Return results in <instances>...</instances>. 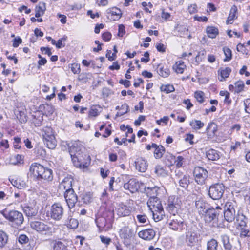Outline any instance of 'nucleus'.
I'll return each instance as SVG.
<instances>
[{
  "label": "nucleus",
  "mask_w": 250,
  "mask_h": 250,
  "mask_svg": "<svg viewBox=\"0 0 250 250\" xmlns=\"http://www.w3.org/2000/svg\"><path fill=\"white\" fill-rule=\"evenodd\" d=\"M206 32L209 38H215L218 34V30L213 26H208L206 29Z\"/></svg>",
  "instance_id": "obj_32"
},
{
  "label": "nucleus",
  "mask_w": 250,
  "mask_h": 250,
  "mask_svg": "<svg viewBox=\"0 0 250 250\" xmlns=\"http://www.w3.org/2000/svg\"><path fill=\"white\" fill-rule=\"evenodd\" d=\"M124 188L128 190L131 193H134L138 191L139 188V183L136 179H131L124 184Z\"/></svg>",
  "instance_id": "obj_14"
},
{
  "label": "nucleus",
  "mask_w": 250,
  "mask_h": 250,
  "mask_svg": "<svg viewBox=\"0 0 250 250\" xmlns=\"http://www.w3.org/2000/svg\"><path fill=\"white\" fill-rule=\"evenodd\" d=\"M200 238V234L196 231L192 229H187L186 232L185 240L188 245L193 246L195 245L198 242Z\"/></svg>",
  "instance_id": "obj_8"
},
{
  "label": "nucleus",
  "mask_w": 250,
  "mask_h": 250,
  "mask_svg": "<svg viewBox=\"0 0 250 250\" xmlns=\"http://www.w3.org/2000/svg\"><path fill=\"white\" fill-rule=\"evenodd\" d=\"M30 227L39 233L47 236H51L55 232L53 226L42 220L31 221L30 223Z\"/></svg>",
  "instance_id": "obj_3"
},
{
  "label": "nucleus",
  "mask_w": 250,
  "mask_h": 250,
  "mask_svg": "<svg viewBox=\"0 0 250 250\" xmlns=\"http://www.w3.org/2000/svg\"><path fill=\"white\" fill-rule=\"evenodd\" d=\"M46 10L45 3L44 2H40L35 8V17L39 18L42 16Z\"/></svg>",
  "instance_id": "obj_23"
},
{
  "label": "nucleus",
  "mask_w": 250,
  "mask_h": 250,
  "mask_svg": "<svg viewBox=\"0 0 250 250\" xmlns=\"http://www.w3.org/2000/svg\"><path fill=\"white\" fill-rule=\"evenodd\" d=\"M156 235L155 231L152 229H147L138 232L140 238L145 240H151L153 239Z\"/></svg>",
  "instance_id": "obj_13"
},
{
  "label": "nucleus",
  "mask_w": 250,
  "mask_h": 250,
  "mask_svg": "<svg viewBox=\"0 0 250 250\" xmlns=\"http://www.w3.org/2000/svg\"><path fill=\"white\" fill-rule=\"evenodd\" d=\"M100 238L101 242L107 245H109L111 242V239L109 237H105L104 236H100Z\"/></svg>",
  "instance_id": "obj_61"
},
{
  "label": "nucleus",
  "mask_w": 250,
  "mask_h": 250,
  "mask_svg": "<svg viewBox=\"0 0 250 250\" xmlns=\"http://www.w3.org/2000/svg\"><path fill=\"white\" fill-rule=\"evenodd\" d=\"M225 191V187L222 184L211 185L208 191V194L213 200H219L222 197Z\"/></svg>",
  "instance_id": "obj_7"
},
{
  "label": "nucleus",
  "mask_w": 250,
  "mask_h": 250,
  "mask_svg": "<svg viewBox=\"0 0 250 250\" xmlns=\"http://www.w3.org/2000/svg\"><path fill=\"white\" fill-rule=\"evenodd\" d=\"M158 73L162 77H167L170 74V70L167 68L162 67L158 70Z\"/></svg>",
  "instance_id": "obj_48"
},
{
  "label": "nucleus",
  "mask_w": 250,
  "mask_h": 250,
  "mask_svg": "<svg viewBox=\"0 0 250 250\" xmlns=\"http://www.w3.org/2000/svg\"><path fill=\"white\" fill-rule=\"evenodd\" d=\"M154 172L158 176L166 177L168 175L167 170L161 165L155 167Z\"/></svg>",
  "instance_id": "obj_28"
},
{
  "label": "nucleus",
  "mask_w": 250,
  "mask_h": 250,
  "mask_svg": "<svg viewBox=\"0 0 250 250\" xmlns=\"http://www.w3.org/2000/svg\"><path fill=\"white\" fill-rule=\"evenodd\" d=\"M11 183L14 187L19 189H22L26 187L25 182L20 178H16L15 180L12 179Z\"/></svg>",
  "instance_id": "obj_33"
},
{
  "label": "nucleus",
  "mask_w": 250,
  "mask_h": 250,
  "mask_svg": "<svg viewBox=\"0 0 250 250\" xmlns=\"http://www.w3.org/2000/svg\"><path fill=\"white\" fill-rule=\"evenodd\" d=\"M240 235L242 237H250V230L249 229L247 225L246 227H240Z\"/></svg>",
  "instance_id": "obj_50"
},
{
  "label": "nucleus",
  "mask_w": 250,
  "mask_h": 250,
  "mask_svg": "<svg viewBox=\"0 0 250 250\" xmlns=\"http://www.w3.org/2000/svg\"><path fill=\"white\" fill-rule=\"evenodd\" d=\"M195 206L200 213H204L207 211V205L202 200L196 201Z\"/></svg>",
  "instance_id": "obj_26"
},
{
  "label": "nucleus",
  "mask_w": 250,
  "mask_h": 250,
  "mask_svg": "<svg viewBox=\"0 0 250 250\" xmlns=\"http://www.w3.org/2000/svg\"><path fill=\"white\" fill-rule=\"evenodd\" d=\"M108 10V13H110L112 16H116V17L114 19V20L119 19L121 17L122 12L120 9L117 7H113L109 9Z\"/></svg>",
  "instance_id": "obj_38"
},
{
  "label": "nucleus",
  "mask_w": 250,
  "mask_h": 250,
  "mask_svg": "<svg viewBox=\"0 0 250 250\" xmlns=\"http://www.w3.org/2000/svg\"><path fill=\"white\" fill-rule=\"evenodd\" d=\"M193 174L195 181L199 185L204 184L208 176L207 170L200 167H196L194 168Z\"/></svg>",
  "instance_id": "obj_9"
},
{
  "label": "nucleus",
  "mask_w": 250,
  "mask_h": 250,
  "mask_svg": "<svg viewBox=\"0 0 250 250\" xmlns=\"http://www.w3.org/2000/svg\"><path fill=\"white\" fill-rule=\"evenodd\" d=\"M67 225L68 227L71 229H76L78 226V221L76 219L70 218Z\"/></svg>",
  "instance_id": "obj_53"
},
{
  "label": "nucleus",
  "mask_w": 250,
  "mask_h": 250,
  "mask_svg": "<svg viewBox=\"0 0 250 250\" xmlns=\"http://www.w3.org/2000/svg\"><path fill=\"white\" fill-rule=\"evenodd\" d=\"M152 148L154 149V156L156 159H160L163 156L165 149L161 145L158 146L156 144L152 143Z\"/></svg>",
  "instance_id": "obj_20"
},
{
  "label": "nucleus",
  "mask_w": 250,
  "mask_h": 250,
  "mask_svg": "<svg viewBox=\"0 0 250 250\" xmlns=\"http://www.w3.org/2000/svg\"><path fill=\"white\" fill-rule=\"evenodd\" d=\"M69 152L76 167L84 168L87 167V163L86 161H90V157L85 154L83 156L81 150L75 145H72L69 147Z\"/></svg>",
  "instance_id": "obj_2"
},
{
  "label": "nucleus",
  "mask_w": 250,
  "mask_h": 250,
  "mask_svg": "<svg viewBox=\"0 0 250 250\" xmlns=\"http://www.w3.org/2000/svg\"><path fill=\"white\" fill-rule=\"evenodd\" d=\"M64 198L70 209L73 208L78 201V197L74 190L65 191Z\"/></svg>",
  "instance_id": "obj_11"
},
{
  "label": "nucleus",
  "mask_w": 250,
  "mask_h": 250,
  "mask_svg": "<svg viewBox=\"0 0 250 250\" xmlns=\"http://www.w3.org/2000/svg\"><path fill=\"white\" fill-rule=\"evenodd\" d=\"M119 235L121 239H123L124 243L125 245H128L133 238L135 234L132 229L128 227H124L119 231Z\"/></svg>",
  "instance_id": "obj_10"
},
{
  "label": "nucleus",
  "mask_w": 250,
  "mask_h": 250,
  "mask_svg": "<svg viewBox=\"0 0 250 250\" xmlns=\"http://www.w3.org/2000/svg\"><path fill=\"white\" fill-rule=\"evenodd\" d=\"M73 179L71 177H65L59 184V188L62 191H68L73 190L72 187Z\"/></svg>",
  "instance_id": "obj_15"
},
{
  "label": "nucleus",
  "mask_w": 250,
  "mask_h": 250,
  "mask_svg": "<svg viewBox=\"0 0 250 250\" xmlns=\"http://www.w3.org/2000/svg\"><path fill=\"white\" fill-rule=\"evenodd\" d=\"M22 40L19 37H17L13 40V46L14 47H17L21 43Z\"/></svg>",
  "instance_id": "obj_63"
},
{
  "label": "nucleus",
  "mask_w": 250,
  "mask_h": 250,
  "mask_svg": "<svg viewBox=\"0 0 250 250\" xmlns=\"http://www.w3.org/2000/svg\"><path fill=\"white\" fill-rule=\"evenodd\" d=\"M169 227L174 231L182 232L185 229L186 224L183 220L178 217V218L173 219L168 223Z\"/></svg>",
  "instance_id": "obj_12"
},
{
  "label": "nucleus",
  "mask_w": 250,
  "mask_h": 250,
  "mask_svg": "<svg viewBox=\"0 0 250 250\" xmlns=\"http://www.w3.org/2000/svg\"><path fill=\"white\" fill-rule=\"evenodd\" d=\"M247 219L243 214H238L236 222L240 227H246Z\"/></svg>",
  "instance_id": "obj_35"
},
{
  "label": "nucleus",
  "mask_w": 250,
  "mask_h": 250,
  "mask_svg": "<svg viewBox=\"0 0 250 250\" xmlns=\"http://www.w3.org/2000/svg\"><path fill=\"white\" fill-rule=\"evenodd\" d=\"M114 216L113 210L109 209L107 212L104 213L103 216L96 218L95 222L100 231H106L111 228Z\"/></svg>",
  "instance_id": "obj_4"
},
{
  "label": "nucleus",
  "mask_w": 250,
  "mask_h": 250,
  "mask_svg": "<svg viewBox=\"0 0 250 250\" xmlns=\"http://www.w3.org/2000/svg\"><path fill=\"white\" fill-rule=\"evenodd\" d=\"M16 116L21 123H25L27 121V117L24 111H18Z\"/></svg>",
  "instance_id": "obj_42"
},
{
  "label": "nucleus",
  "mask_w": 250,
  "mask_h": 250,
  "mask_svg": "<svg viewBox=\"0 0 250 250\" xmlns=\"http://www.w3.org/2000/svg\"><path fill=\"white\" fill-rule=\"evenodd\" d=\"M207 250H217L218 243L214 239H211L207 243Z\"/></svg>",
  "instance_id": "obj_37"
},
{
  "label": "nucleus",
  "mask_w": 250,
  "mask_h": 250,
  "mask_svg": "<svg viewBox=\"0 0 250 250\" xmlns=\"http://www.w3.org/2000/svg\"><path fill=\"white\" fill-rule=\"evenodd\" d=\"M185 68L186 65L182 61H177L173 66V69L178 74L183 73Z\"/></svg>",
  "instance_id": "obj_25"
},
{
  "label": "nucleus",
  "mask_w": 250,
  "mask_h": 250,
  "mask_svg": "<svg viewBox=\"0 0 250 250\" xmlns=\"http://www.w3.org/2000/svg\"><path fill=\"white\" fill-rule=\"evenodd\" d=\"M19 242L21 244H25L28 242V238L25 235H21L19 237Z\"/></svg>",
  "instance_id": "obj_59"
},
{
  "label": "nucleus",
  "mask_w": 250,
  "mask_h": 250,
  "mask_svg": "<svg viewBox=\"0 0 250 250\" xmlns=\"http://www.w3.org/2000/svg\"><path fill=\"white\" fill-rule=\"evenodd\" d=\"M205 213V220L207 221L210 222L214 220L217 216V213L213 208L208 209Z\"/></svg>",
  "instance_id": "obj_29"
},
{
  "label": "nucleus",
  "mask_w": 250,
  "mask_h": 250,
  "mask_svg": "<svg viewBox=\"0 0 250 250\" xmlns=\"http://www.w3.org/2000/svg\"><path fill=\"white\" fill-rule=\"evenodd\" d=\"M225 219L229 222H232L234 220L235 216V210L230 211H224V212Z\"/></svg>",
  "instance_id": "obj_31"
},
{
  "label": "nucleus",
  "mask_w": 250,
  "mask_h": 250,
  "mask_svg": "<svg viewBox=\"0 0 250 250\" xmlns=\"http://www.w3.org/2000/svg\"><path fill=\"white\" fill-rule=\"evenodd\" d=\"M159 188L157 187H146L145 188L146 194L149 198L157 197Z\"/></svg>",
  "instance_id": "obj_24"
},
{
  "label": "nucleus",
  "mask_w": 250,
  "mask_h": 250,
  "mask_svg": "<svg viewBox=\"0 0 250 250\" xmlns=\"http://www.w3.org/2000/svg\"><path fill=\"white\" fill-rule=\"evenodd\" d=\"M153 215V217L155 222H158L163 219L164 215V209H161L160 210L152 211H151Z\"/></svg>",
  "instance_id": "obj_36"
},
{
  "label": "nucleus",
  "mask_w": 250,
  "mask_h": 250,
  "mask_svg": "<svg viewBox=\"0 0 250 250\" xmlns=\"http://www.w3.org/2000/svg\"><path fill=\"white\" fill-rule=\"evenodd\" d=\"M167 161H170V164H167L166 161L165 162L166 164L168 166L172 165V162H174V164L177 167H181L183 164L184 158L182 156H178L175 158V156L170 154L169 155H167Z\"/></svg>",
  "instance_id": "obj_16"
},
{
  "label": "nucleus",
  "mask_w": 250,
  "mask_h": 250,
  "mask_svg": "<svg viewBox=\"0 0 250 250\" xmlns=\"http://www.w3.org/2000/svg\"><path fill=\"white\" fill-rule=\"evenodd\" d=\"M189 176L188 175H185L179 180L180 186L184 188H187L189 183Z\"/></svg>",
  "instance_id": "obj_43"
},
{
  "label": "nucleus",
  "mask_w": 250,
  "mask_h": 250,
  "mask_svg": "<svg viewBox=\"0 0 250 250\" xmlns=\"http://www.w3.org/2000/svg\"><path fill=\"white\" fill-rule=\"evenodd\" d=\"M150 210H151V211H158L160 210L161 209H163V207L162 206V204L161 203V202H157V203L156 204H154L152 205V208H150Z\"/></svg>",
  "instance_id": "obj_54"
},
{
  "label": "nucleus",
  "mask_w": 250,
  "mask_h": 250,
  "mask_svg": "<svg viewBox=\"0 0 250 250\" xmlns=\"http://www.w3.org/2000/svg\"><path fill=\"white\" fill-rule=\"evenodd\" d=\"M237 11V7L235 5H233L230 11L227 20L226 21L227 24H231L232 22L231 21L233 20V19L235 18L236 13Z\"/></svg>",
  "instance_id": "obj_34"
},
{
  "label": "nucleus",
  "mask_w": 250,
  "mask_h": 250,
  "mask_svg": "<svg viewBox=\"0 0 250 250\" xmlns=\"http://www.w3.org/2000/svg\"><path fill=\"white\" fill-rule=\"evenodd\" d=\"M125 26L122 24L119 25L118 27V36L122 37L125 34Z\"/></svg>",
  "instance_id": "obj_60"
},
{
  "label": "nucleus",
  "mask_w": 250,
  "mask_h": 250,
  "mask_svg": "<svg viewBox=\"0 0 250 250\" xmlns=\"http://www.w3.org/2000/svg\"><path fill=\"white\" fill-rule=\"evenodd\" d=\"M71 70L74 74H78L80 72V65L77 63H73L71 66Z\"/></svg>",
  "instance_id": "obj_57"
},
{
  "label": "nucleus",
  "mask_w": 250,
  "mask_h": 250,
  "mask_svg": "<svg viewBox=\"0 0 250 250\" xmlns=\"http://www.w3.org/2000/svg\"><path fill=\"white\" fill-rule=\"evenodd\" d=\"M130 213L131 210L130 208L123 204L119 205L117 210V213L120 217L128 216Z\"/></svg>",
  "instance_id": "obj_19"
},
{
  "label": "nucleus",
  "mask_w": 250,
  "mask_h": 250,
  "mask_svg": "<svg viewBox=\"0 0 250 250\" xmlns=\"http://www.w3.org/2000/svg\"><path fill=\"white\" fill-rule=\"evenodd\" d=\"M52 250H70L69 247L66 244L57 240H53L51 243Z\"/></svg>",
  "instance_id": "obj_18"
},
{
  "label": "nucleus",
  "mask_w": 250,
  "mask_h": 250,
  "mask_svg": "<svg viewBox=\"0 0 250 250\" xmlns=\"http://www.w3.org/2000/svg\"><path fill=\"white\" fill-rule=\"evenodd\" d=\"M30 171L38 180L51 181L53 179L52 171L42 165L34 163L30 167Z\"/></svg>",
  "instance_id": "obj_1"
},
{
  "label": "nucleus",
  "mask_w": 250,
  "mask_h": 250,
  "mask_svg": "<svg viewBox=\"0 0 250 250\" xmlns=\"http://www.w3.org/2000/svg\"><path fill=\"white\" fill-rule=\"evenodd\" d=\"M44 144L49 149H54L57 145V142L55 136H51V137L43 140Z\"/></svg>",
  "instance_id": "obj_27"
},
{
  "label": "nucleus",
  "mask_w": 250,
  "mask_h": 250,
  "mask_svg": "<svg viewBox=\"0 0 250 250\" xmlns=\"http://www.w3.org/2000/svg\"><path fill=\"white\" fill-rule=\"evenodd\" d=\"M190 125L194 129L198 130L204 126V124L200 120H195L190 122Z\"/></svg>",
  "instance_id": "obj_39"
},
{
  "label": "nucleus",
  "mask_w": 250,
  "mask_h": 250,
  "mask_svg": "<svg viewBox=\"0 0 250 250\" xmlns=\"http://www.w3.org/2000/svg\"><path fill=\"white\" fill-rule=\"evenodd\" d=\"M129 111V106L126 103L124 104L121 105L120 108V111L117 112L116 116H121L128 112Z\"/></svg>",
  "instance_id": "obj_46"
},
{
  "label": "nucleus",
  "mask_w": 250,
  "mask_h": 250,
  "mask_svg": "<svg viewBox=\"0 0 250 250\" xmlns=\"http://www.w3.org/2000/svg\"><path fill=\"white\" fill-rule=\"evenodd\" d=\"M8 235L3 231H0V248L5 246L8 242Z\"/></svg>",
  "instance_id": "obj_40"
},
{
  "label": "nucleus",
  "mask_w": 250,
  "mask_h": 250,
  "mask_svg": "<svg viewBox=\"0 0 250 250\" xmlns=\"http://www.w3.org/2000/svg\"><path fill=\"white\" fill-rule=\"evenodd\" d=\"M221 239L224 249L226 250H231L232 246L229 236L226 234H223L221 236Z\"/></svg>",
  "instance_id": "obj_22"
},
{
  "label": "nucleus",
  "mask_w": 250,
  "mask_h": 250,
  "mask_svg": "<svg viewBox=\"0 0 250 250\" xmlns=\"http://www.w3.org/2000/svg\"><path fill=\"white\" fill-rule=\"evenodd\" d=\"M245 110L246 112L250 114V99L248 98L244 101Z\"/></svg>",
  "instance_id": "obj_56"
},
{
  "label": "nucleus",
  "mask_w": 250,
  "mask_h": 250,
  "mask_svg": "<svg viewBox=\"0 0 250 250\" xmlns=\"http://www.w3.org/2000/svg\"><path fill=\"white\" fill-rule=\"evenodd\" d=\"M24 211L27 216L32 217L37 214L38 210L35 207L27 206L24 208Z\"/></svg>",
  "instance_id": "obj_30"
},
{
  "label": "nucleus",
  "mask_w": 250,
  "mask_h": 250,
  "mask_svg": "<svg viewBox=\"0 0 250 250\" xmlns=\"http://www.w3.org/2000/svg\"><path fill=\"white\" fill-rule=\"evenodd\" d=\"M233 210H235V209L232 203L230 202H227L225 206V210L230 211Z\"/></svg>",
  "instance_id": "obj_62"
},
{
  "label": "nucleus",
  "mask_w": 250,
  "mask_h": 250,
  "mask_svg": "<svg viewBox=\"0 0 250 250\" xmlns=\"http://www.w3.org/2000/svg\"><path fill=\"white\" fill-rule=\"evenodd\" d=\"M244 83L242 81H238L235 83V93H239L244 91Z\"/></svg>",
  "instance_id": "obj_44"
},
{
  "label": "nucleus",
  "mask_w": 250,
  "mask_h": 250,
  "mask_svg": "<svg viewBox=\"0 0 250 250\" xmlns=\"http://www.w3.org/2000/svg\"><path fill=\"white\" fill-rule=\"evenodd\" d=\"M160 201L157 197L149 198L147 202V204L149 208H152L153 205H155L157 203V202Z\"/></svg>",
  "instance_id": "obj_55"
},
{
  "label": "nucleus",
  "mask_w": 250,
  "mask_h": 250,
  "mask_svg": "<svg viewBox=\"0 0 250 250\" xmlns=\"http://www.w3.org/2000/svg\"><path fill=\"white\" fill-rule=\"evenodd\" d=\"M206 156L210 160L216 161L220 158V153L216 150L210 149L207 151Z\"/></svg>",
  "instance_id": "obj_21"
},
{
  "label": "nucleus",
  "mask_w": 250,
  "mask_h": 250,
  "mask_svg": "<svg viewBox=\"0 0 250 250\" xmlns=\"http://www.w3.org/2000/svg\"><path fill=\"white\" fill-rule=\"evenodd\" d=\"M231 71V70L229 67L221 68L218 70V73L220 74L222 78H227Z\"/></svg>",
  "instance_id": "obj_41"
},
{
  "label": "nucleus",
  "mask_w": 250,
  "mask_h": 250,
  "mask_svg": "<svg viewBox=\"0 0 250 250\" xmlns=\"http://www.w3.org/2000/svg\"><path fill=\"white\" fill-rule=\"evenodd\" d=\"M161 91L167 94L174 91V88L172 85H162L160 87Z\"/></svg>",
  "instance_id": "obj_47"
},
{
  "label": "nucleus",
  "mask_w": 250,
  "mask_h": 250,
  "mask_svg": "<svg viewBox=\"0 0 250 250\" xmlns=\"http://www.w3.org/2000/svg\"><path fill=\"white\" fill-rule=\"evenodd\" d=\"M223 51L226 56L225 59H224L225 61H229L231 60L232 53L231 50L227 47H225L223 48Z\"/></svg>",
  "instance_id": "obj_52"
},
{
  "label": "nucleus",
  "mask_w": 250,
  "mask_h": 250,
  "mask_svg": "<svg viewBox=\"0 0 250 250\" xmlns=\"http://www.w3.org/2000/svg\"><path fill=\"white\" fill-rule=\"evenodd\" d=\"M64 214V208L63 206L60 203L53 204L50 208L48 211V215L52 220L55 221L61 220Z\"/></svg>",
  "instance_id": "obj_6"
},
{
  "label": "nucleus",
  "mask_w": 250,
  "mask_h": 250,
  "mask_svg": "<svg viewBox=\"0 0 250 250\" xmlns=\"http://www.w3.org/2000/svg\"><path fill=\"white\" fill-rule=\"evenodd\" d=\"M113 94V92L108 88L104 87L102 91V97L104 99Z\"/></svg>",
  "instance_id": "obj_49"
},
{
  "label": "nucleus",
  "mask_w": 250,
  "mask_h": 250,
  "mask_svg": "<svg viewBox=\"0 0 250 250\" xmlns=\"http://www.w3.org/2000/svg\"><path fill=\"white\" fill-rule=\"evenodd\" d=\"M204 94L202 91H199L195 92L194 97L197 101L200 103H203L204 102Z\"/></svg>",
  "instance_id": "obj_51"
},
{
  "label": "nucleus",
  "mask_w": 250,
  "mask_h": 250,
  "mask_svg": "<svg viewBox=\"0 0 250 250\" xmlns=\"http://www.w3.org/2000/svg\"><path fill=\"white\" fill-rule=\"evenodd\" d=\"M102 38L106 42L109 41L111 38V34L110 33L108 32L104 33L102 34Z\"/></svg>",
  "instance_id": "obj_64"
},
{
  "label": "nucleus",
  "mask_w": 250,
  "mask_h": 250,
  "mask_svg": "<svg viewBox=\"0 0 250 250\" xmlns=\"http://www.w3.org/2000/svg\"><path fill=\"white\" fill-rule=\"evenodd\" d=\"M137 219L140 223H146L147 221V217L145 215H137Z\"/></svg>",
  "instance_id": "obj_58"
},
{
  "label": "nucleus",
  "mask_w": 250,
  "mask_h": 250,
  "mask_svg": "<svg viewBox=\"0 0 250 250\" xmlns=\"http://www.w3.org/2000/svg\"><path fill=\"white\" fill-rule=\"evenodd\" d=\"M2 213L13 227L18 228L21 226L24 221L22 213L17 210H4Z\"/></svg>",
  "instance_id": "obj_5"
},
{
  "label": "nucleus",
  "mask_w": 250,
  "mask_h": 250,
  "mask_svg": "<svg viewBox=\"0 0 250 250\" xmlns=\"http://www.w3.org/2000/svg\"><path fill=\"white\" fill-rule=\"evenodd\" d=\"M42 132L43 140L45 139L49 138L51 137V136H54L52 129L51 127H46L44 128L42 130Z\"/></svg>",
  "instance_id": "obj_45"
},
{
  "label": "nucleus",
  "mask_w": 250,
  "mask_h": 250,
  "mask_svg": "<svg viewBox=\"0 0 250 250\" xmlns=\"http://www.w3.org/2000/svg\"><path fill=\"white\" fill-rule=\"evenodd\" d=\"M147 166L146 161L143 158H139L135 161L136 168L141 172H145Z\"/></svg>",
  "instance_id": "obj_17"
}]
</instances>
